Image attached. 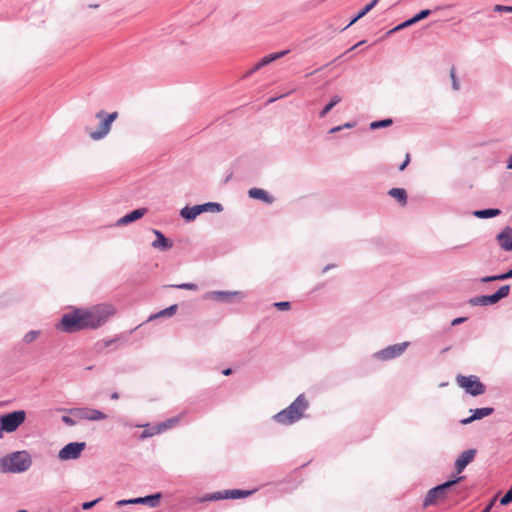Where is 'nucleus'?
<instances>
[{
  "label": "nucleus",
  "instance_id": "f257e3e1",
  "mask_svg": "<svg viewBox=\"0 0 512 512\" xmlns=\"http://www.w3.org/2000/svg\"><path fill=\"white\" fill-rule=\"evenodd\" d=\"M82 311L86 329H96L104 325L116 313L115 307L108 303H99L86 309L82 308Z\"/></svg>",
  "mask_w": 512,
  "mask_h": 512
},
{
  "label": "nucleus",
  "instance_id": "f03ea898",
  "mask_svg": "<svg viewBox=\"0 0 512 512\" xmlns=\"http://www.w3.org/2000/svg\"><path fill=\"white\" fill-rule=\"evenodd\" d=\"M308 405L305 395L301 394L287 408L274 415V420L281 425H291L304 416Z\"/></svg>",
  "mask_w": 512,
  "mask_h": 512
},
{
  "label": "nucleus",
  "instance_id": "7ed1b4c3",
  "mask_svg": "<svg viewBox=\"0 0 512 512\" xmlns=\"http://www.w3.org/2000/svg\"><path fill=\"white\" fill-rule=\"evenodd\" d=\"M31 464L32 459L27 451H17L0 459V471L2 473H22L28 470Z\"/></svg>",
  "mask_w": 512,
  "mask_h": 512
},
{
  "label": "nucleus",
  "instance_id": "20e7f679",
  "mask_svg": "<svg viewBox=\"0 0 512 512\" xmlns=\"http://www.w3.org/2000/svg\"><path fill=\"white\" fill-rule=\"evenodd\" d=\"M95 117L100 121V125L96 130L89 131V136L92 140L98 141L109 134L112 123L118 117V112L106 113L104 110H100Z\"/></svg>",
  "mask_w": 512,
  "mask_h": 512
},
{
  "label": "nucleus",
  "instance_id": "39448f33",
  "mask_svg": "<svg viewBox=\"0 0 512 512\" xmlns=\"http://www.w3.org/2000/svg\"><path fill=\"white\" fill-rule=\"evenodd\" d=\"M84 323L82 308H78L62 316L59 328L64 332L72 333L86 329Z\"/></svg>",
  "mask_w": 512,
  "mask_h": 512
},
{
  "label": "nucleus",
  "instance_id": "423d86ee",
  "mask_svg": "<svg viewBox=\"0 0 512 512\" xmlns=\"http://www.w3.org/2000/svg\"><path fill=\"white\" fill-rule=\"evenodd\" d=\"M463 479L464 477L460 476L430 489L424 499V507H428L432 504H435L439 500L446 499L448 491H450L457 483H459Z\"/></svg>",
  "mask_w": 512,
  "mask_h": 512
},
{
  "label": "nucleus",
  "instance_id": "0eeeda50",
  "mask_svg": "<svg viewBox=\"0 0 512 512\" xmlns=\"http://www.w3.org/2000/svg\"><path fill=\"white\" fill-rule=\"evenodd\" d=\"M456 383L472 396H478L485 392V386L480 382L479 378L474 375L456 377Z\"/></svg>",
  "mask_w": 512,
  "mask_h": 512
},
{
  "label": "nucleus",
  "instance_id": "6e6552de",
  "mask_svg": "<svg viewBox=\"0 0 512 512\" xmlns=\"http://www.w3.org/2000/svg\"><path fill=\"white\" fill-rule=\"evenodd\" d=\"M26 419V412L24 410H17L12 413L0 416V424L5 432H14L17 428L24 423Z\"/></svg>",
  "mask_w": 512,
  "mask_h": 512
},
{
  "label": "nucleus",
  "instance_id": "1a4fd4ad",
  "mask_svg": "<svg viewBox=\"0 0 512 512\" xmlns=\"http://www.w3.org/2000/svg\"><path fill=\"white\" fill-rule=\"evenodd\" d=\"M509 292H510V286L509 285H504V286L500 287L499 290L496 293H494L492 295H484V296L474 297V298L469 300V303L472 306L492 305V304L497 303L501 299L507 297L509 295Z\"/></svg>",
  "mask_w": 512,
  "mask_h": 512
},
{
  "label": "nucleus",
  "instance_id": "9d476101",
  "mask_svg": "<svg viewBox=\"0 0 512 512\" xmlns=\"http://www.w3.org/2000/svg\"><path fill=\"white\" fill-rule=\"evenodd\" d=\"M253 490L232 489L213 493L202 499V501H217L222 499L246 498L253 494Z\"/></svg>",
  "mask_w": 512,
  "mask_h": 512
},
{
  "label": "nucleus",
  "instance_id": "9b49d317",
  "mask_svg": "<svg viewBox=\"0 0 512 512\" xmlns=\"http://www.w3.org/2000/svg\"><path fill=\"white\" fill-rule=\"evenodd\" d=\"M69 413L77 420L99 421L107 418V415L104 414L103 412L87 407L74 408L71 409Z\"/></svg>",
  "mask_w": 512,
  "mask_h": 512
},
{
  "label": "nucleus",
  "instance_id": "f8f14e48",
  "mask_svg": "<svg viewBox=\"0 0 512 512\" xmlns=\"http://www.w3.org/2000/svg\"><path fill=\"white\" fill-rule=\"evenodd\" d=\"M85 446L84 442L69 443L59 451V458L61 460L77 459L85 449Z\"/></svg>",
  "mask_w": 512,
  "mask_h": 512
},
{
  "label": "nucleus",
  "instance_id": "ddd939ff",
  "mask_svg": "<svg viewBox=\"0 0 512 512\" xmlns=\"http://www.w3.org/2000/svg\"><path fill=\"white\" fill-rule=\"evenodd\" d=\"M409 345L408 342H403L395 345H391L386 347L385 349L379 351L377 353V357L381 360H389L395 357L400 356L407 346Z\"/></svg>",
  "mask_w": 512,
  "mask_h": 512
},
{
  "label": "nucleus",
  "instance_id": "4468645a",
  "mask_svg": "<svg viewBox=\"0 0 512 512\" xmlns=\"http://www.w3.org/2000/svg\"><path fill=\"white\" fill-rule=\"evenodd\" d=\"M476 456L475 449H468L463 451L455 462V469L457 473H461L468 464H470Z\"/></svg>",
  "mask_w": 512,
  "mask_h": 512
},
{
  "label": "nucleus",
  "instance_id": "2eb2a0df",
  "mask_svg": "<svg viewBox=\"0 0 512 512\" xmlns=\"http://www.w3.org/2000/svg\"><path fill=\"white\" fill-rule=\"evenodd\" d=\"M497 241L500 247L505 251H512V228L505 227L498 235Z\"/></svg>",
  "mask_w": 512,
  "mask_h": 512
},
{
  "label": "nucleus",
  "instance_id": "dca6fc26",
  "mask_svg": "<svg viewBox=\"0 0 512 512\" xmlns=\"http://www.w3.org/2000/svg\"><path fill=\"white\" fill-rule=\"evenodd\" d=\"M494 409L493 408H490V407H484V408H478V409H475L473 410V414L468 417V418H465L463 420H461V423L463 425H466V424H469L475 420H479V419H482L486 416H489L493 413Z\"/></svg>",
  "mask_w": 512,
  "mask_h": 512
},
{
  "label": "nucleus",
  "instance_id": "f3484780",
  "mask_svg": "<svg viewBox=\"0 0 512 512\" xmlns=\"http://www.w3.org/2000/svg\"><path fill=\"white\" fill-rule=\"evenodd\" d=\"M430 13H431V11H430V10H428V9H425V10L420 11L418 14H416V15H415L414 17H412L411 19H409V20H407V21H405V22L401 23L400 25L396 26L394 29H392V30L390 31V33L395 32V31H399V30H401V29H403V28H406V27H408V26H411V25H413V24H415V23H417V22H419V21H421V20L425 19L426 17H428V16L430 15Z\"/></svg>",
  "mask_w": 512,
  "mask_h": 512
},
{
  "label": "nucleus",
  "instance_id": "a211bd4d",
  "mask_svg": "<svg viewBox=\"0 0 512 512\" xmlns=\"http://www.w3.org/2000/svg\"><path fill=\"white\" fill-rule=\"evenodd\" d=\"M156 239L152 243V247L155 249L167 250L170 249L173 243L167 239L160 231L153 230Z\"/></svg>",
  "mask_w": 512,
  "mask_h": 512
},
{
  "label": "nucleus",
  "instance_id": "6ab92c4d",
  "mask_svg": "<svg viewBox=\"0 0 512 512\" xmlns=\"http://www.w3.org/2000/svg\"><path fill=\"white\" fill-rule=\"evenodd\" d=\"M204 211H206V206L202 205H197L191 208L185 207L181 210V216L186 220H193Z\"/></svg>",
  "mask_w": 512,
  "mask_h": 512
},
{
  "label": "nucleus",
  "instance_id": "aec40b11",
  "mask_svg": "<svg viewBox=\"0 0 512 512\" xmlns=\"http://www.w3.org/2000/svg\"><path fill=\"white\" fill-rule=\"evenodd\" d=\"M248 195L251 198L262 200L263 202L268 204L272 203L274 200V198L271 195H269L265 190L260 188L249 189Z\"/></svg>",
  "mask_w": 512,
  "mask_h": 512
},
{
  "label": "nucleus",
  "instance_id": "412c9836",
  "mask_svg": "<svg viewBox=\"0 0 512 512\" xmlns=\"http://www.w3.org/2000/svg\"><path fill=\"white\" fill-rule=\"evenodd\" d=\"M146 211L147 210L145 208L136 209V210L130 212L129 214L125 215L124 217H122L118 223L121 225H126L128 223L136 221V220L140 219L141 217H143L146 214Z\"/></svg>",
  "mask_w": 512,
  "mask_h": 512
},
{
  "label": "nucleus",
  "instance_id": "4be33fe9",
  "mask_svg": "<svg viewBox=\"0 0 512 512\" xmlns=\"http://www.w3.org/2000/svg\"><path fill=\"white\" fill-rule=\"evenodd\" d=\"M288 53V51H281V52H276V53H272V54H269V55H266L264 56L256 65H255V70H258L260 69L261 67L281 58L282 56L286 55Z\"/></svg>",
  "mask_w": 512,
  "mask_h": 512
},
{
  "label": "nucleus",
  "instance_id": "5701e85b",
  "mask_svg": "<svg viewBox=\"0 0 512 512\" xmlns=\"http://www.w3.org/2000/svg\"><path fill=\"white\" fill-rule=\"evenodd\" d=\"M388 194L396 199L402 206H405L407 203V193L403 188H391L388 191Z\"/></svg>",
  "mask_w": 512,
  "mask_h": 512
},
{
  "label": "nucleus",
  "instance_id": "b1692460",
  "mask_svg": "<svg viewBox=\"0 0 512 512\" xmlns=\"http://www.w3.org/2000/svg\"><path fill=\"white\" fill-rule=\"evenodd\" d=\"M180 421V417H172L170 419L165 420L164 422L159 423V427L161 428L162 433L168 429L175 427Z\"/></svg>",
  "mask_w": 512,
  "mask_h": 512
},
{
  "label": "nucleus",
  "instance_id": "393cba45",
  "mask_svg": "<svg viewBox=\"0 0 512 512\" xmlns=\"http://www.w3.org/2000/svg\"><path fill=\"white\" fill-rule=\"evenodd\" d=\"M500 214L499 209H485V210H478L474 212V215L478 218H489L494 217Z\"/></svg>",
  "mask_w": 512,
  "mask_h": 512
},
{
  "label": "nucleus",
  "instance_id": "a878e982",
  "mask_svg": "<svg viewBox=\"0 0 512 512\" xmlns=\"http://www.w3.org/2000/svg\"><path fill=\"white\" fill-rule=\"evenodd\" d=\"M379 0H373L372 2H370L369 4H367L359 13L358 15L353 18L351 20V22L349 23L348 26L354 24L357 20H359L360 18H362L364 15H366L372 8L375 7V5L377 4Z\"/></svg>",
  "mask_w": 512,
  "mask_h": 512
},
{
  "label": "nucleus",
  "instance_id": "bb28decb",
  "mask_svg": "<svg viewBox=\"0 0 512 512\" xmlns=\"http://www.w3.org/2000/svg\"><path fill=\"white\" fill-rule=\"evenodd\" d=\"M160 498H161V494L157 493L155 495L139 497L138 499L143 500V502H140L139 504H149L151 507H156L159 504Z\"/></svg>",
  "mask_w": 512,
  "mask_h": 512
},
{
  "label": "nucleus",
  "instance_id": "cd10ccee",
  "mask_svg": "<svg viewBox=\"0 0 512 512\" xmlns=\"http://www.w3.org/2000/svg\"><path fill=\"white\" fill-rule=\"evenodd\" d=\"M162 433L161 431V428L159 427V425H155V426H152V427H147L141 434L140 438L142 439H145V438H148V437H152V436H155V435H158Z\"/></svg>",
  "mask_w": 512,
  "mask_h": 512
},
{
  "label": "nucleus",
  "instance_id": "c85d7f7f",
  "mask_svg": "<svg viewBox=\"0 0 512 512\" xmlns=\"http://www.w3.org/2000/svg\"><path fill=\"white\" fill-rule=\"evenodd\" d=\"M340 101H341V97L339 95H334L331 98L330 102L324 107V109L320 113V117H324Z\"/></svg>",
  "mask_w": 512,
  "mask_h": 512
},
{
  "label": "nucleus",
  "instance_id": "c756f323",
  "mask_svg": "<svg viewBox=\"0 0 512 512\" xmlns=\"http://www.w3.org/2000/svg\"><path fill=\"white\" fill-rule=\"evenodd\" d=\"M507 278H512V269L509 270L507 273H504V274H501V275L484 277V278H482V282H490V281H495V280H504V279H507Z\"/></svg>",
  "mask_w": 512,
  "mask_h": 512
},
{
  "label": "nucleus",
  "instance_id": "7c9ffc66",
  "mask_svg": "<svg viewBox=\"0 0 512 512\" xmlns=\"http://www.w3.org/2000/svg\"><path fill=\"white\" fill-rule=\"evenodd\" d=\"M177 311V305L174 304V305H171L170 307L166 308V309H163L162 311H160L159 313H157L155 316H153L152 318H158V317H165V316H172L176 313Z\"/></svg>",
  "mask_w": 512,
  "mask_h": 512
},
{
  "label": "nucleus",
  "instance_id": "2f4dec72",
  "mask_svg": "<svg viewBox=\"0 0 512 512\" xmlns=\"http://www.w3.org/2000/svg\"><path fill=\"white\" fill-rule=\"evenodd\" d=\"M393 121L392 119H384L380 121H374L370 123V128L372 130L378 129V128H384L392 125Z\"/></svg>",
  "mask_w": 512,
  "mask_h": 512
},
{
  "label": "nucleus",
  "instance_id": "473e14b6",
  "mask_svg": "<svg viewBox=\"0 0 512 512\" xmlns=\"http://www.w3.org/2000/svg\"><path fill=\"white\" fill-rule=\"evenodd\" d=\"M39 334H40V332H39V331H34V330H33V331H30V332H28V333L24 336L23 340H24V342H26V343H31V342L35 341V340L39 337Z\"/></svg>",
  "mask_w": 512,
  "mask_h": 512
},
{
  "label": "nucleus",
  "instance_id": "72a5a7b5",
  "mask_svg": "<svg viewBox=\"0 0 512 512\" xmlns=\"http://www.w3.org/2000/svg\"><path fill=\"white\" fill-rule=\"evenodd\" d=\"M202 206H206V211L220 212L222 210V206L219 203H206Z\"/></svg>",
  "mask_w": 512,
  "mask_h": 512
},
{
  "label": "nucleus",
  "instance_id": "f704fd0d",
  "mask_svg": "<svg viewBox=\"0 0 512 512\" xmlns=\"http://www.w3.org/2000/svg\"><path fill=\"white\" fill-rule=\"evenodd\" d=\"M174 287L179 288V289L194 290V291L198 289V286L194 283L178 284V285H174Z\"/></svg>",
  "mask_w": 512,
  "mask_h": 512
},
{
  "label": "nucleus",
  "instance_id": "c9c22d12",
  "mask_svg": "<svg viewBox=\"0 0 512 512\" xmlns=\"http://www.w3.org/2000/svg\"><path fill=\"white\" fill-rule=\"evenodd\" d=\"M140 502H143V500L134 498V499H128V500H119L116 504H117V506H123V505H127V504H139Z\"/></svg>",
  "mask_w": 512,
  "mask_h": 512
},
{
  "label": "nucleus",
  "instance_id": "e433bc0d",
  "mask_svg": "<svg viewBox=\"0 0 512 512\" xmlns=\"http://www.w3.org/2000/svg\"><path fill=\"white\" fill-rule=\"evenodd\" d=\"M450 77L452 79L453 89L454 90H458L459 89V83H458V81L456 79L455 68H451V70H450Z\"/></svg>",
  "mask_w": 512,
  "mask_h": 512
},
{
  "label": "nucleus",
  "instance_id": "4c0bfd02",
  "mask_svg": "<svg viewBox=\"0 0 512 512\" xmlns=\"http://www.w3.org/2000/svg\"><path fill=\"white\" fill-rule=\"evenodd\" d=\"M274 306L276 308H278L279 310H283V311L284 310H289L290 307H291L290 302H287V301H285V302H277V303L274 304Z\"/></svg>",
  "mask_w": 512,
  "mask_h": 512
},
{
  "label": "nucleus",
  "instance_id": "58836bf2",
  "mask_svg": "<svg viewBox=\"0 0 512 512\" xmlns=\"http://www.w3.org/2000/svg\"><path fill=\"white\" fill-rule=\"evenodd\" d=\"M62 421L69 426H74L77 423V419L73 416H63Z\"/></svg>",
  "mask_w": 512,
  "mask_h": 512
},
{
  "label": "nucleus",
  "instance_id": "ea45409f",
  "mask_svg": "<svg viewBox=\"0 0 512 512\" xmlns=\"http://www.w3.org/2000/svg\"><path fill=\"white\" fill-rule=\"evenodd\" d=\"M100 501V498L96 499V500H93V501H90V502H84L82 504V509L83 510H89L91 509L96 503H98Z\"/></svg>",
  "mask_w": 512,
  "mask_h": 512
},
{
  "label": "nucleus",
  "instance_id": "a19ab883",
  "mask_svg": "<svg viewBox=\"0 0 512 512\" xmlns=\"http://www.w3.org/2000/svg\"><path fill=\"white\" fill-rule=\"evenodd\" d=\"M494 10L498 12H512V6L496 5Z\"/></svg>",
  "mask_w": 512,
  "mask_h": 512
},
{
  "label": "nucleus",
  "instance_id": "79ce46f5",
  "mask_svg": "<svg viewBox=\"0 0 512 512\" xmlns=\"http://www.w3.org/2000/svg\"><path fill=\"white\" fill-rule=\"evenodd\" d=\"M409 162H410V155L407 153L405 156L404 162H402V164L399 166V170L403 171L408 166Z\"/></svg>",
  "mask_w": 512,
  "mask_h": 512
},
{
  "label": "nucleus",
  "instance_id": "37998d69",
  "mask_svg": "<svg viewBox=\"0 0 512 512\" xmlns=\"http://www.w3.org/2000/svg\"><path fill=\"white\" fill-rule=\"evenodd\" d=\"M464 321H466V318L465 317H459V318H455L453 321H452V326H456L458 324H461L463 323Z\"/></svg>",
  "mask_w": 512,
  "mask_h": 512
},
{
  "label": "nucleus",
  "instance_id": "c03bdc74",
  "mask_svg": "<svg viewBox=\"0 0 512 512\" xmlns=\"http://www.w3.org/2000/svg\"><path fill=\"white\" fill-rule=\"evenodd\" d=\"M495 502V499H493L490 504L482 511V512H491V508Z\"/></svg>",
  "mask_w": 512,
  "mask_h": 512
},
{
  "label": "nucleus",
  "instance_id": "a18cd8bd",
  "mask_svg": "<svg viewBox=\"0 0 512 512\" xmlns=\"http://www.w3.org/2000/svg\"><path fill=\"white\" fill-rule=\"evenodd\" d=\"M222 373L225 376H229L232 373V370L230 368H226V369L223 370Z\"/></svg>",
  "mask_w": 512,
  "mask_h": 512
},
{
  "label": "nucleus",
  "instance_id": "49530a36",
  "mask_svg": "<svg viewBox=\"0 0 512 512\" xmlns=\"http://www.w3.org/2000/svg\"><path fill=\"white\" fill-rule=\"evenodd\" d=\"M216 294L219 297H224V296H230L231 295L230 293H225V292H217Z\"/></svg>",
  "mask_w": 512,
  "mask_h": 512
},
{
  "label": "nucleus",
  "instance_id": "de8ad7c7",
  "mask_svg": "<svg viewBox=\"0 0 512 512\" xmlns=\"http://www.w3.org/2000/svg\"><path fill=\"white\" fill-rule=\"evenodd\" d=\"M342 129V126H338V127H334L330 130L331 133H334V132H337V131H340Z\"/></svg>",
  "mask_w": 512,
  "mask_h": 512
},
{
  "label": "nucleus",
  "instance_id": "09e8293b",
  "mask_svg": "<svg viewBox=\"0 0 512 512\" xmlns=\"http://www.w3.org/2000/svg\"><path fill=\"white\" fill-rule=\"evenodd\" d=\"M111 398L113 400H117L119 398V394L117 392H114V393L111 394Z\"/></svg>",
  "mask_w": 512,
  "mask_h": 512
},
{
  "label": "nucleus",
  "instance_id": "8fccbe9b",
  "mask_svg": "<svg viewBox=\"0 0 512 512\" xmlns=\"http://www.w3.org/2000/svg\"><path fill=\"white\" fill-rule=\"evenodd\" d=\"M114 340L105 341V347H108Z\"/></svg>",
  "mask_w": 512,
  "mask_h": 512
},
{
  "label": "nucleus",
  "instance_id": "3c124183",
  "mask_svg": "<svg viewBox=\"0 0 512 512\" xmlns=\"http://www.w3.org/2000/svg\"><path fill=\"white\" fill-rule=\"evenodd\" d=\"M508 168H509V169H512V158L509 160Z\"/></svg>",
  "mask_w": 512,
  "mask_h": 512
},
{
  "label": "nucleus",
  "instance_id": "603ef678",
  "mask_svg": "<svg viewBox=\"0 0 512 512\" xmlns=\"http://www.w3.org/2000/svg\"><path fill=\"white\" fill-rule=\"evenodd\" d=\"M4 431V429H2V425L0 424V438L2 437V432Z\"/></svg>",
  "mask_w": 512,
  "mask_h": 512
},
{
  "label": "nucleus",
  "instance_id": "864d4df0",
  "mask_svg": "<svg viewBox=\"0 0 512 512\" xmlns=\"http://www.w3.org/2000/svg\"><path fill=\"white\" fill-rule=\"evenodd\" d=\"M331 266H326L324 269H323V273L326 272L328 269H330Z\"/></svg>",
  "mask_w": 512,
  "mask_h": 512
},
{
  "label": "nucleus",
  "instance_id": "5fc2aeb1",
  "mask_svg": "<svg viewBox=\"0 0 512 512\" xmlns=\"http://www.w3.org/2000/svg\"><path fill=\"white\" fill-rule=\"evenodd\" d=\"M90 7L96 8L98 5L92 4Z\"/></svg>",
  "mask_w": 512,
  "mask_h": 512
},
{
  "label": "nucleus",
  "instance_id": "6e6d98bb",
  "mask_svg": "<svg viewBox=\"0 0 512 512\" xmlns=\"http://www.w3.org/2000/svg\"><path fill=\"white\" fill-rule=\"evenodd\" d=\"M343 127H351L350 124H345Z\"/></svg>",
  "mask_w": 512,
  "mask_h": 512
},
{
  "label": "nucleus",
  "instance_id": "4d7b16f0",
  "mask_svg": "<svg viewBox=\"0 0 512 512\" xmlns=\"http://www.w3.org/2000/svg\"><path fill=\"white\" fill-rule=\"evenodd\" d=\"M17 512H27V511H26V510H19V511H17Z\"/></svg>",
  "mask_w": 512,
  "mask_h": 512
}]
</instances>
